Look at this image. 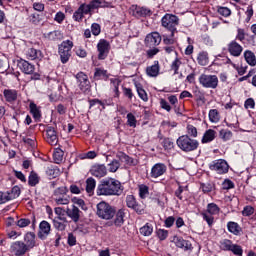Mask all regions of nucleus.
<instances>
[{"instance_id": "obj_1", "label": "nucleus", "mask_w": 256, "mask_h": 256, "mask_svg": "<svg viewBox=\"0 0 256 256\" xmlns=\"http://www.w3.org/2000/svg\"><path fill=\"white\" fill-rule=\"evenodd\" d=\"M125 191V187L121 181L115 178H106L100 181L96 189L98 197H121Z\"/></svg>"}, {"instance_id": "obj_2", "label": "nucleus", "mask_w": 256, "mask_h": 256, "mask_svg": "<svg viewBox=\"0 0 256 256\" xmlns=\"http://www.w3.org/2000/svg\"><path fill=\"white\" fill-rule=\"evenodd\" d=\"M115 213H117L115 206L105 201L99 202L96 206V215L99 219H104V221H111L115 217Z\"/></svg>"}, {"instance_id": "obj_3", "label": "nucleus", "mask_w": 256, "mask_h": 256, "mask_svg": "<svg viewBox=\"0 0 256 256\" xmlns=\"http://www.w3.org/2000/svg\"><path fill=\"white\" fill-rule=\"evenodd\" d=\"M176 143L179 149L184 153H191L199 149V140L193 139L189 135H182L178 137Z\"/></svg>"}, {"instance_id": "obj_4", "label": "nucleus", "mask_w": 256, "mask_h": 256, "mask_svg": "<svg viewBox=\"0 0 256 256\" xmlns=\"http://www.w3.org/2000/svg\"><path fill=\"white\" fill-rule=\"evenodd\" d=\"M161 25L164 29L170 31L171 37H175V33H177V26L179 25V16L166 13L161 18Z\"/></svg>"}, {"instance_id": "obj_5", "label": "nucleus", "mask_w": 256, "mask_h": 256, "mask_svg": "<svg viewBox=\"0 0 256 256\" xmlns=\"http://www.w3.org/2000/svg\"><path fill=\"white\" fill-rule=\"evenodd\" d=\"M78 89L83 93V95H91V81H89V76L85 72L80 71L75 76Z\"/></svg>"}, {"instance_id": "obj_6", "label": "nucleus", "mask_w": 256, "mask_h": 256, "mask_svg": "<svg viewBox=\"0 0 256 256\" xmlns=\"http://www.w3.org/2000/svg\"><path fill=\"white\" fill-rule=\"evenodd\" d=\"M221 251H227L236 256H243V247L237 243H233L231 239H222L219 241Z\"/></svg>"}, {"instance_id": "obj_7", "label": "nucleus", "mask_w": 256, "mask_h": 256, "mask_svg": "<svg viewBox=\"0 0 256 256\" xmlns=\"http://www.w3.org/2000/svg\"><path fill=\"white\" fill-rule=\"evenodd\" d=\"M73 45V41L71 40H64L61 44L58 45V53L61 63H69V59H71V49H73Z\"/></svg>"}, {"instance_id": "obj_8", "label": "nucleus", "mask_w": 256, "mask_h": 256, "mask_svg": "<svg viewBox=\"0 0 256 256\" xmlns=\"http://www.w3.org/2000/svg\"><path fill=\"white\" fill-rule=\"evenodd\" d=\"M198 81L205 89H217L219 87L217 75L201 74Z\"/></svg>"}, {"instance_id": "obj_9", "label": "nucleus", "mask_w": 256, "mask_h": 256, "mask_svg": "<svg viewBox=\"0 0 256 256\" xmlns=\"http://www.w3.org/2000/svg\"><path fill=\"white\" fill-rule=\"evenodd\" d=\"M210 171H214L217 175H226L229 173V163L225 159H217L208 165Z\"/></svg>"}, {"instance_id": "obj_10", "label": "nucleus", "mask_w": 256, "mask_h": 256, "mask_svg": "<svg viewBox=\"0 0 256 256\" xmlns=\"http://www.w3.org/2000/svg\"><path fill=\"white\" fill-rule=\"evenodd\" d=\"M45 141L48 142L49 145H57L59 143V136L57 135V124L54 123V126H45Z\"/></svg>"}, {"instance_id": "obj_11", "label": "nucleus", "mask_w": 256, "mask_h": 256, "mask_svg": "<svg viewBox=\"0 0 256 256\" xmlns=\"http://www.w3.org/2000/svg\"><path fill=\"white\" fill-rule=\"evenodd\" d=\"M132 15L133 17H136V19H147V17L153 15V10L147 6L133 5Z\"/></svg>"}, {"instance_id": "obj_12", "label": "nucleus", "mask_w": 256, "mask_h": 256, "mask_svg": "<svg viewBox=\"0 0 256 256\" xmlns=\"http://www.w3.org/2000/svg\"><path fill=\"white\" fill-rule=\"evenodd\" d=\"M29 251L25 242L21 240L15 241L10 245V252L15 256H25Z\"/></svg>"}, {"instance_id": "obj_13", "label": "nucleus", "mask_w": 256, "mask_h": 256, "mask_svg": "<svg viewBox=\"0 0 256 256\" xmlns=\"http://www.w3.org/2000/svg\"><path fill=\"white\" fill-rule=\"evenodd\" d=\"M110 50H111V44L109 43V41L105 39H100L97 44L99 61H104V59H107V56L109 55Z\"/></svg>"}, {"instance_id": "obj_14", "label": "nucleus", "mask_w": 256, "mask_h": 256, "mask_svg": "<svg viewBox=\"0 0 256 256\" xmlns=\"http://www.w3.org/2000/svg\"><path fill=\"white\" fill-rule=\"evenodd\" d=\"M162 40L163 38L161 37V34L157 31H154L146 35L144 43L146 47L151 49V47H158V45H161Z\"/></svg>"}, {"instance_id": "obj_15", "label": "nucleus", "mask_w": 256, "mask_h": 256, "mask_svg": "<svg viewBox=\"0 0 256 256\" xmlns=\"http://www.w3.org/2000/svg\"><path fill=\"white\" fill-rule=\"evenodd\" d=\"M167 173V165L165 163H156L152 166L150 171V177L152 179H159V177H163Z\"/></svg>"}, {"instance_id": "obj_16", "label": "nucleus", "mask_w": 256, "mask_h": 256, "mask_svg": "<svg viewBox=\"0 0 256 256\" xmlns=\"http://www.w3.org/2000/svg\"><path fill=\"white\" fill-rule=\"evenodd\" d=\"M17 65L20 71L25 75H33V73L35 72V66L25 59L18 60Z\"/></svg>"}, {"instance_id": "obj_17", "label": "nucleus", "mask_w": 256, "mask_h": 256, "mask_svg": "<svg viewBox=\"0 0 256 256\" xmlns=\"http://www.w3.org/2000/svg\"><path fill=\"white\" fill-rule=\"evenodd\" d=\"M228 53L232 57H241V53H243V46L237 42V40H232L228 45H227Z\"/></svg>"}, {"instance_id": "obj_18", "label": "nucleus", "mask_w": 256, "mask_h": 256, "mask_svg": "<svg viewBox=\"0 0 256 256\" xmlns=\"http://www.w3.org/2000/svg\"><path fill=\"white\" fill-rule=\"evenodd\" d=\"M49 233H51V224L46 220H43L39 224L38 237L42 241H45L47 237H49Z\"/></svg>"}, {"instance_id": "obj_19", "label": "nucleus", "mask_w": 256, "mask_h": 256, "mask_svg": "<svg viewBox=\"0 0 256 256\" xmlns=\"http://www.w3.org/2000/svg\"><path fill=\"white\" fill-rule=\"evenodd\" d=\"M3 95L6 103L14 105L19 97V91L15 89H4Z\"/></svg>"}, {"instance_id": "obj_20", "label": "nucleus", "mask_w": 256, "mask_h": 256, "mask_svg": "<svg viewBox=\"0 0 256 256\" xmlns=\"http://www.w3.org/2000/svg\"><path fill=\"white\" fill-rule=\"evenodd\" d=\"M25 55L29 61H41L43 59V52L35 48H27Z\"/></svg>"}, {"instance_id": "obj_21", "label": "nucleus", "mask_w": 256, "mask_h": 256, "mask_svg": "<svg viewBox=\"0 0 256 256\" xmlns=\"http://www.w3.org/2000/svg\"><path fill=\"white\" fill-rule=\"evenodd\" d=\"M228 232L231 233L232 235H235L236 237H241L243 235V228L239 223L235 221H229L227 222L226 225Z\"/></svg>"}, {"instance_id": "obj_22", "label": "nucleus", "mask_w": 256, "mask_h": 256, "mask_svg": "<svg viewBox=\"0 0 256 256\" xmlns=\"http://www.w3.org/2000/svg\"><path fill=\"white\" fill-rule=\"evenodd\" d=\"M174 243L179 249H183L184 251H193V244H191V241L185 240L183 237H175Z\"/></svg>"}, {"instance_id": "obj_23", "label": "nucleus", "mask_w": 256, "mask_h": 256, "mask_svg": "<svg viewBox=\"0 0 256 256\" xmlns=\"http://www.w3.org/2000/svg\"><path fill=\"white\" fill-rule=\"evenodd\" d=\"M30 113L36 123H41L43 114L41 113V106H37L35 102H30L29 104Z\"/></svg>"}, {"instance_id": "obj_24", "label": "nucleus", "mask_w": 256, "mask_h": 256, "mask_svg": "<svg viewBox=\"0 0 256 256\" xmlns=\"http://www.w3.org/2000/svg\"><path fill=\"white\" fill-rule=\"evenodd\" d=\"M117 159L121 161L122 163H125V165H129V167H135L137 165V161L133 159V157L127 155L125 152L120 151L116 154Z\"/></svg>"}, {"instance_id": "obj_25", "label": "nucleus", "mask_w": 256, "mask_h": 256, "mask_svg": "<svg viewBox=\"0 0 256 256\" xmlns=\"http://www.w3.org/2000/svg\"><path fill=\"white\" fill-rule=\"evenodd\" d=\"M216 138H217V131H215L213 129H208L204 132L202 139H201V143H202V145H205L207 143H211V142L215 141Z\"/></svg>"}, {"instance_id": "obj_26", "label": "nucleus", "mask_w": 256, "mask_h": 256, "mask_svg": "<svg viewBox=\"0 0 256 256\" xmlns=\"http://www.w3.org/2000/svg\"><path fill=\"white\" fill-rule=\"evenodd\" d=\"M94 81H107L109 79V72L103 68H95Z\"/></svg>"}, {"instance_id": "obj_27", "label": "nucleus", "mask_w": 256, "mask_h": 256, "mask_svg": "<svg viewBox=\"0 0 256 256\" xmlns=\"http://www.w3.org/2000/svg\"><path fill=\"white\" fill-rule=\"evenodd\" d=\"M66 214L74 223H79V219H81V210L75 205H72V209H67Z\"/></svg>"}, {"instance_id": "obj_28", "label": "nucleus", "mask_w": 256, "mask_h": 256, "mask_svg": "<svg viewBox=\"0 0 256 256\" xmlns=\"http://www.w3.org/2000/svg\"><path fill=\"white\" fill-rule=\"evenodd\" d=\"M35 233L34 232H27L24 235V245L28 248L29 251H31V249H33L36 245V241H35Z\"/></svg>"}, {"instance_id": "obj_29", "label": "nucleus", "mask_w": 256, "mask_h": 256, "mask_svg": "<svg viewBox=\"0 0 256 256\" xmlns=\"http://www.w3.org/2000/svg\"><path fill=\"white\" fill-rule=\"evenodd\" d=\"M91 175L101 179V177H105V175H107V167L104 164L94 166L91 170Z\"/></svg>"}, {"instance_id": "obj_30", "label": "nucleus", "mask_w": 256, "mask_h": 256, "mask_svg": "<svg viewBox=\"0 0 256 256\" xmlns=\"http://www.w3.org/2000/svg\"><path fill=\"white\" fill-rule=\"evenodd\" d=\"M161 71V66H159V61L155 60L152 66L146 68V74L148 77H157Z\"/></svg>"}, {"instance_id": "obj_31", "label": "nucleus", "mask_w": 256, "mask_h": 256, "mask_svg": "<svg viewBox=\"0 0 256 256\" xmlns=\"http://www.w3.org/2000/svg\"><path fill=\"white\" fill-rule=\"evenodd\" d=\"M39 183H41V177H39V174H37V172L32 170L28 176V186L29 187H37V185H39Z\"/></svg>"}, {"instance_id": "obj_32", "label": "nucleus", "mask_w": 256, "mask_h": 256, "mask_svg": "<svg viewBox=\"0 0 256 256\" xmlns=\"http://www.w3.org/2000/svg\"><path fill=\"white\" fill-rule=\"evenodd\" d=\"M114 225L116 227H121L125 223V209H119L115 213Z\"/></svg>"}, {"instance_id": "obj_33", "label": "nucleus", "mask_w": 256, "mask_h": 256, "mask_svg": "<svg viewBox=\"0 0 256 256\" xmlns=\"http://www.w3.org/2000/svg\"><path fill=\"white\" fill-rule=\"evenodd\" d=\"M46 175L47 177H49V179H57V177H59V175H61V169H59V167L57 166H48L46 168Z\"/></svg>"}, {"instance_id": "obj_34", "label": "nucleus", "mask_w": 256, "mask_h": 256, "mask_svg": "<svg viewBox=\"0 0 256 256\" xmlns=\"http://www.w3.org/2000/svg\"><path fill=\"white\" fill-rule=\"evenodd\" d=\"M243 55L246 63H248L250 67H255L256 65L255 53L251 50H245Z\"/></svg>"}, {"instance_id": "obj_35", "label": "nucleus", "mask_w": 256, "mask_h": 256, "mask_svg": "<svg viewBox=\"0 0 256 256\" xmlns=\"http://www.w3.org/2000/svg\"><path fill=\"white\" fill-rule=\"evenodd\" d=\"M197 62L198 65H201V67H206V65H209V53H207V51H201L198 53Z\"/></svg>"}, {"instance_id": "obj_36", "label": "nucleus", "mask_w": 256, "mask_h": 256, "mask_svg": "<svg viewBox=\"0 0 256 256\" xmlns=\"http://www.w3.org/2000/svg\"><path fill=\"white\" fill-rule=\"evenodd\" d=\"M49 41H63L64 35L61 30H54L47 34Z\"/></svg>"}, {"instance_id": "obj_37", "label": "nucleus", "mask_w": 256, "mask_h": 256, "mask_svg": "<svg viewBox=\"0 0 256 256\" xmlns=\"http://www.w3.org/2000/svg\"><path fill=\"white\" fill-rule=\"evenodd\" d=\"M193 97L196 103H205V92L201 91L198 86L193 89Z\"/></svg>"}, {"instance_id": "obj_38", "label": "nucleus", "mask_w": 256, "mask_h": 256, "mask_svg": "<svg viewBox=\"0 0 256 256\" xmlns=\"http://www.w3.org/2000/svg\"><path fill=\"white\" fill-rule=\"evenodd\" d=\"M210 123H219L221 121V114L217 109H210L208 113Z\"/></svg>"}, {"instance_id": "obj_39", "label": "nucleus", "mask_w": 256, "mask_h": 256, "mask_svg": "<svg viewBox=\"0 0 256 256\" xmlns=\"http://www.w3.org/2000/svg\"><path fill=\"white\" fill-rule=\"evenodd\" d=\"M221 211V208H219V205H217L216 203H208L207 207H206V213H208V215H219Z\"/></svg>"}, {"instance_id": "obj_40", "label": "nucleus", "mask_w": 256, "mask_h": 256, "mask_svg": "<svg viewBox=\"0 0 256 256\" xmlns=\"http://www.w3.org/2000/svg\"><path fill=\"white\" fill-rule=\"evenodd\" d=\"M64 155H65V152H63L61 148H56L53 153L54 163H56L57 165H59L60 163H63Z\"/></svg>"}, {"instance_id": "obj_41", "label": "nucleus", "mask_w": 256, "mask_h": 256, "mask_svg": "<svg viewBox=\"0 0 256 256\" xmlns=\"http://www.w3.org/2000/svg\"><path fill=\"white\" fill-rule=\"evenodd\" d=\"M140 234L143 235V237H151V235H153V224L146 223L142 226L140 228Z\"/></svg>"}, {"instance_id": "obj_42", "label": "nucleus", "mask_w": 256, "mask_h": 256, "mask_svg": "<svg viewBox=\"0 0 256 256\" xmlns=\"http://www.w3.org/2000/svg\"><path fill=\"white\" fill-rule=\"evenodd\" d=\"M135 87L140 99H142V101H145V102L149 101V96H147V92L143 88V85H141V83H138V84H135Z\"/></svg>"}, {"instance_id": "obj_43", "label": "nucleus", "mask_w": 256, "mask_h": 256, "mask_svg": "<svg viewBox=\"0 0 256 256\" xmlns=\"http://www.w3.org/2000/svg\"><path fill=\"white\" fill-rule=\"evenodd\" d=\"M161 145L164 149V151H171L173 147H175V142H173V139L171 138H163Z\"/></svg>"}, {"instance_id": "obj_44", "label": "nucleus", "mask_w": 256, "mask_h": 256, "mask_svg": "<svg viewBox=\"0 0 256 256\" xmlns=\"http://www.w3.org/2000/svg\"><path fill=\"white\" fill-rule=\"evenodd\" d=\"M97 185V181H95V178L89 177L86 180V192L89 194L93 193L95 191V187Z\"/></svg>"}, {"instance_id": "obj_45", "label": "nucleus", "mask_w": 256, "mask_h": 256, "mask_svg": "<svg viewBox=\"0 0 256 256\" xmlns=\"http://www.w3.org/2000/svg\"><path fill=\"white\" fill-rule=\"evenodd\" d=\"M178 189L175 190L174 195L179 199V201H183V192L188 189V186L183 187L181 182L177 181Z\"/></svg>"}, {"instance_id": "obj_46", "label": "nucleus", "mask_w": 256, "mask_h": 256, "mask_svg": "<svg viewBox=\"0 0 256 256\" xmlns=\"http://www.w3.org/2000/svg\"><path fill=\"white\" fill-rule=\"evenodd\" d=\"M216 12L221 17H231V9L225 6H216Z\"/></svg>"}, {"instance_id": "obj_47", "label": "nucleus", "mask_w": 256, "mask_h": 256, "mask_svg": "<svg viewBox=\"0 0 256 256\" xmlns=\"http://www.w3.org/2000/svg\"><path fill=\"white\" fill-rule=\"evenodd\" d=\"M7 193H9L10 201H13V199H17L21 195V188L16 185L11 190H8Z\"/></svg>"}, {"instance_id": "obj_48", "label": "nucleus", "mask_w": 256, "mask_h": 256, "mask_svg": "<svg viewBox=\"0 0 256 256\" xmlns=\"http://www.w3.org/2000/svg\"><path fill=\"white\" fill-rule=\"evenodd\" d=\"M200 215L209 227H213V223H215V217H213V215L207 212H201Z\"/></svg>"}, {"instance_id": "obj_49", "label": "nucleus", "mask_w": 256, "mask_h": 256, "mask_svg": "<svg viewBox=\"0 0 256 256\" xmlns=\"http://www.w3.org/2000/svg\"><path fill=\"white\" fill-rule=\"evenodd\" d=\"M88 103H89V109H92V107H95L96 105H98V109H100V111H103V109H105V103H103L98 98L89 99ZM99 107H102V108H99Z\"/></svg>"}, {"instance_id": "obj_50", "label": "nucleus", "mask_w": 256, "mask_h": 256, "mask_svg": "<svg viewBox=\"0 0 256 256\" xmlns=\"http://www.w3.org/2000/svg\"><path fill=\"white\" fill-rule=\"evenodd\" d=\"M219 135L222 141H231V138L233 137V132H231V130L222 129L219 131Z\"/></svg>"}, {"instance_id": "obj_51", "label": "nucleus", "mask_w": 256, "mask_h": 256, "mask_svg": "<svg viewBox=\"0 0 256 256\" xmlns=\"http://www.w3.org/2000/svg\"><path fill=\"white\" fill-rule=\"evenodd\" d=\"M72 203H74V205H78V207H80V209H82V211H87V204H85V200L78 198V197H73L71 199Z\"/></svg>"}, {"instance_id": "obj_52", "label": "nucleus", "mask_w": 256, "mask_h": 256, "mask_svg": "<svg viewBox=\"0 0 256 256\" xmlns=\"http://www.w3.org/2000/svg\"><path fill=\"white\" fill-rule=\"evenodd\" d=\"M127 119V125L128 127H137V118L135 117V115L133 113H128L126 116Z\"/></svg>"}, {"instance_id": "obj_53", "label": "nucleus", "mask_w": 256, "mask_h": 256, "mask_svg": "<svg viewBox=\"0 0 256 256\" xmlns=\"http://www.w3.org/2000/svg\"><path fill=\"white\" fill-rule=\"evenodd\" d=\"M181 60L179 58H175L172 62L170 69L171 71H174V75H179V68L181 67Z\"/></svg>"}, {"instance_id": "obj_54", "label": "nucleus", "mask_w": 256, "mask_h": 256, "mask_svg": "<svg viewBox=\"0 0 256 256\" xmlns=\"http://www.w3.org/2000/svg\"><path fill=\"white\" fill-rule=\"evenodd\" d=\"M67 193H69V188H67V186L58 187L56 190H54L53 197L67 196Z\"/></svg>"}, {"instance_id": "obj_55", "label": "nucleus", "mask_w": 256, "mask_h": 256, "mask_svg": "<svg viewBox=\"0 0 256 256\" xmlns=\"http://www.w3.org/2000/svg\"><path fill=\"white\" fill-rule=\"evenodd\" d=\"M56 205H69V197L67 196H53Z\"/></svg>"}, {"instance_id": "obj_56", "label": "nucleus", "mask_w": 256, "mask_h": 256, "mask_svg": "<svg viewBox=\"0 0 256 256\" xmlns=\"http://www.w3.org/2000/svg\"><path fill=\"white\" fill-rule=\"evenodd\" d=\"M130 209H132V211H135L137 215H145V205L139 202H136V204L132 206Z\"/></svg>"}, {"instance_id": "obj_57", "label": "nucleus", "mask_w": 256, "mask_h": 256, "mask_svg": "<svg viewBox=\"0 0 256 256\" xmlns=\"http://www.w3.org/2000/svg\"><path fill=\"white\" fill-rule=\"evenodd\" d=\"M53 227L56 228L57 231H65L67 229V223L61 222L59 220H52Z\"/></svg>"}, {"instance_id": "obj_58", "label": "nucleus", "mask_w": 256, "mask_h": 256, "mask_svg": "<svg viewBox=\"0 0 256 256\" xmlns=\"http://www.w3.org/2000/svg\"><path fill=\"white\" fill-rule=\"evenodd\" d=\"M156 236L160 241H165L169 237V231L165 229H157L156 230Z\"/></svg>"}, {"instance_id": "obj_59", "label": "nucleus", "mask_w": 256, "mask_h": 256, "mask_svg": "<svg viewBox=\"0 0 256 256\" xmlns=\"http://www.w3.org/2000/svg\"><path fill=\"white\" fill-rule=\"evenodd\" d=\"M108 165L110 173H117L119 167H121V163L119 162V160L116 159L112 160L111 163H109Z\"/></svg>"}, {"instance_id": "obj_60", "label": "nucleus", "mask_w": 256, "mask_h": 256, "mask_svg": "<svg viewBox=\"0 0 256 256\" xmlns=\"http://www.w3.org/2000/svg\"><path fill=\"white\" fill-rule=\"evenodd\" d=\"M149 194V186L142 184L139 186V197L140 199H146Z\"/></svg>"}, {"instance_id": "obj_61", "label": "nucleus", "mask_w": 256, "mask_h": 256, "mask_svg": "<svg viewBox=\"0 0 256 256\" xmlns=\"http://www.w3.org/2000/svg\"><path fill=\"white\" fill-rule=\"evenodd\" d=\"M222 189L224 191H229L230 189H235V183L231 179H225L222 182Z\"/></svg>"}, {"instance_id": "obj_62", "label": "nucleus", "mask_w": 256, "mask_h": 256, "mask_svg": "<svg viewBox=\"0 0 256 256\" xmlns=\"http://www.w3.org/2000/svg\"><path fill=\"white\" fill-rule=\"evenodd\" d=\"M30 223H31V219L29 218H20L18 221H16V225L17 227H20V229L29 227Z\"/></svg>"}, {"instance_id": "obj_63", "label": "nucleus", "mask_w": 256, "mask_h": 256, "mask_svg": "<svg viewBox=\"0 0 256 256\" xmlns=\"http://www.w3.org/2000/svg\"><path fill=\"white\" fill-rule=\"evenodd\" d=\"M29 21L32 25H39L41 23V15L38 13H33L29 16Z\"/></svg>"}, {"instance_id": "obj_64", "label": "nucleus", "mask_w": 256, "mask_h": 256, "mask_svg": "<svg viewBox=\"0 0 256 256\" xmlns=\"http://www.w3.org/2000/svg\"><path fill=\"white\" fill-rule=\"evenodd\" d=\"M137 203V198L133 195L126 196V206L131 209Z\"/></svg>"}]
</instances>
